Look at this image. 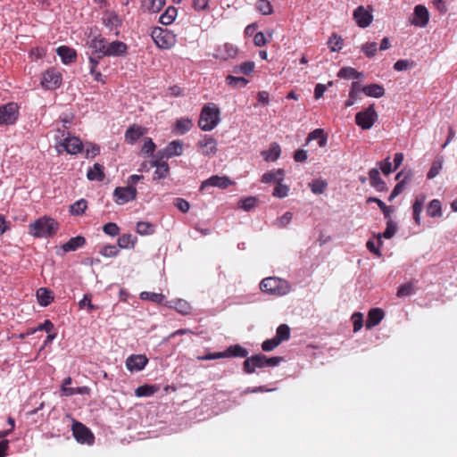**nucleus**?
Masks as SVG:
<instances>
[{
  "mask_svg": "<svg viewBox=\"0 0 457 457\" xmlns=\"http://www.w3.org/2000/svg\"><path fill=\"white\" fill-rule=\"evenodd\" d=\"M87 177L89 180L103 181L104 179V166L95 163L88 169Z\"/></svg>",
  "mask_w": 457,
  "mask_h": 457,
  "instance_id": "nucleus-33",
  "label": "nucleus"
},
{
  "mask_svg": "<svg viewBox=\"0 0 457 457\" xmlns=\"http://www.w3.org/2000/svg\"><path fill=\"white\" fill-rule=\"evenodd\" d=\"M264 361L265 355L261 353L246 358L244 361V370L250 374L254 372L256 368L266 367Z\"/></svg>",
  "mask_w": 457,
  "mask_h": 457,
  "instance_id": "nucleus-17",
  "label": "nucleus"
},
{
  "mask_svg": "<svg viewBox=\"0 0 457 457\" xmlns=\"http://www.w3.org/2000/svg\"><path fill=\"white\" fill-rule=\"evenodd\" d=\"M368 202H373L378 204L379 209L382 211L385 218L389 219L391 217V207L387 206L383 201L376 197H370Z\"/></svg>",
  "mask_w": 457,
  "mask_h": 457,
  "instance_id": "nucleus-52",
  "label": "nucleus"
},
{
  "mask_svg": "<svg viewBox=\"0 0 457 457\" xmlns=\"http://www.w3.org/2000/svg\"><path fill=\"white\" fill-rule=\"evenodd\" d=\"M312 140H318V144L320 147H323L327 143V138L324 136L323 130L320 129H316L308 135L307 143Z\"/></svg>",
  "mask_w": 457,
  "mask_h": 457,
  "instance_id": "nucleus-45",
  "label": "nucleus"
},
{
  "mask_svg": "<svg viewBox=\"0 0 457 457\" xmlns=\"http://www.w3.org/2000/svg\"><path fill=\"white\" fill-rule=\"evenodd\" d=\"M103 231L111 237H115L120 233V228L116 223L109 222L103 227Z\"/></svg>",
  "mask_w": 457,
  "mask_h": 457,
  "instance_id": "nucleus-63",
  "label": "nucleus"
},
{
  "mask_svg": "<svg viewBox=\"0 0 457 457\" xmlns=\"http://www.w3.org/2000/svg\"><path fill=\"white\" fill-rule=\"evenodd\" d=\"M237 47H236L232 44L225 43L216 47L215 53L213 54V57L215 59L227 61L228 59L235 58L237 55Z\"/></svg>",
  "mask_w": 457,
  "mask_h": 457,
  "instance_id": "nucleus-12",
  "label": "nucleus"
},
{
  "mask_svg": "<svg viewBox=\"0 0 457 457\" xmlns=\"http://www.w3.org/2000/svg\"><path fill=\"white\" fill-rule=\"evenodd\" d=\"M228 85L235 87H244L247 85L248 80L244 77H235L233 75H228L226 78Z\"/></svg>",
  "mask_w": 457,
  "mask_h": 457,
  "instance_id": "nucleus-50",
  "label": "nucleus"
},
{
  "mask_svg": "<svg viewBox=\"0 0 457 457\" xmlns=\"http://www.w3.org/2000/svg\"><path fill=\"white\" fill-rule=\"evenodd\" d=\"M183 152V143L179 140H174L168 144L164 149L163 157L170 158L173 156H179Z\"/></svg>",
  "mask_w": 457,
  "mask_h": 457,
  "instance_id": "nucleus-24",
  "label": "nucleus"
},
{
  "mask_svg": "<svg viewBox=\"0 0 457 457\" xmlns=\"http://www.w3.org/2000/svg\"><path fill=\"white\" fill-rule=\"evenodd\" d=\"M86 244V239L82 236L71 237L68 242L62 245V248L64 253L74 252L82 247Z\"/></svg>",
  "mask_w": 457,
  "mask_h": 457,
  "instance_id": "nucleus-25",
  "label": "nucleus"
},
{
  "mask_svg": "<svg viewBox=\"0 0 457 457\" xmlns=\"http://www.w3.org/2000/svg\"><path fill=\"white\" fill-rule=\"evenodd\" d=\"M328 45L332 52H337V51H339L340 49H342L343 40H342L341 37H337L336 35H334L333 37H331L329 38Z\"/></svg>",
  "mask_w": 457,
  "mask_h": 457,
  "instance_id": "nucleus-58",
  "label": "nucleus"
},
{
  "mask_svg": "<svg viewBox=\"0 0 457 457\" xmlns=\"http://www.w3.org/2000/svg\"><path fill=\"white\" fill-rule=\"evenodd\" d=\"M369 178L371 187L378 191H385L386 189V183L381 179L378 169H371L369 172Z\"/></svg>",
  "mask_w": 457,
  "mask_h": 457,
  "instance_id": "nucleus-26",
  "label": "nucleus"
},
{
  "mask_svg": "<svg viewBox=\"0 0 457 457\" xmlns=\"http://www.w3.org/2000/svg\"><path fill=\"white\" fill-rule=\"evenodd\" d=\"M143 136V130L139 126H131L125 132V141L134 145Z\"/></svg>",
  "mask_w": 457,
  "mask_h": 457,
  "instance_id": "nucleus-29",
  "label": "nucleus"
},
{
  "mask_svg": "<svg viewBox=\"0 0 457 457\" xmlns=\"http://www.w3.org/2000/svg\"><path fill=\"white\" fill-rule=\"evenodd\" d=\"M62 74L54 69H48L42 76L41 86L47 90L59 87L62 84Z\"/></svg>",
  "mask_w": 457,
  "mask_h": 457,
  "instance_id": "nucleus-9",
  "label": "nucleus"
},
{
  "mask_svg": "<svg viewBox=\"0 0 457 457\" xmlns=\"http://www.w3.org/2000/svg\"><path fill=\"white\" fill-rule=\"evenodd\" d=\"M427 213L429 217H441L442 208L441 202L437 199H433L427 207Z\"/></svg>",
  "mask_w": 457,
  "mask_h": 457,
  "instance_id": "nucleus-42",
  "label": "nucleus"
},
{
  "mask_svg": "<svg viewBox=\"0 0 457 457\" xmlns=\"http://www.w3.org/2000/svg\"><path fill=\"white\" fill-rule=\"evenodd\" d=\"M279 340V344L287 341L290 337V328L287 324H281L277 328L276 335L274 337Z\"/></svg>",
  "mask_w": 457,
  "mask_h": 457,
  "instance_id": "nucleus-47",
  "label": "nucleus"
},
{
  "mask_svg": "<svg viewBox=\"0 0 457 457\" xmlns=\"http://www.w3.org/2000/svg\"><path fill=\"white\" fill-rule=\"evenodd\" d=\"M90 389L87 386H78V387H69V386H61V395L62 396H71L74 395H87L89 394Z\"/></svg>",
  "mask_w": 457,
  "mask_h": 457,
  "instance_id": "nucleus-37",
  "label": "nucleus"
},
{
  "mask_svg": "<svg viewBox=\"0 0 457 457\" xmlns=\"http://www.w3.org/2000/svg\"><path fill=\"white\" fill-rule=\"evenodd\" d=\"M292 219L293 213L290 212H286L282 216L274 221L273 225L277 228H283L291 222Z\"/></svg>",
  "mask_w": 457,
  "mask_h": 457,
  "instance_id": "nucleus-51",
  "label": "nucleus"
},
{
  "mask_svg": "<svg viewBox=\"0 0 457 457\" xmlns=\"http://www.w3.org/2000/svg\"><path fill=\"white\" fill-rule=\"evenodd\" d=\"M100 253L104 257H115L119 253V249L116 245H107L101 249Z\"/></svg>",
  "mask_w": 457,
  "mask_h": 457,
  "instance_id": "nucleus-61",
  "label": "nucleus"
},
{
  "mask_svg": "<svg viewBox=\"0 0 457 457\" xmlns=\"http://www.w3.org/2000/svg\"><path fill=\"white\" fill-rule=\"evenodd\" d=\"M281 154L280 146L278 143H272L270 145L269 150L262 151V155L267 162H275L278 159Z\"/></svg>",
  "mask_w": 457,
  "mask_h": 457,
  "instance_id": "nucleus-31",
  "label": "nucleus"
},
{
  "mask_svg": "<svg viewBox=\"0 0 457 457\" xmlns=\"http://www.w3.org/2000/svg\"><path fill=\"white\" fill-rule=\"evenodd\" d=\"M87 207V201L84 199H79L70 206V212L71 214L79 216L85 212Z\"/></svg>",
  "mask_w": 457,
  "mask_h": 457,
  "instance_id": "nucleus-49",
  "label": "nucleus"
},
{
  "mask_svg": "<svg viewBox=\"0 0 457 457\" xmlns=\"http://www.w3.org/2000/svg\"><path fill=\"white\" fill-rule=\"evenodd\" d=\"M104 25L110 30H113L120 26L121 22L118 15L114 12L107 13L103 17Z\"/></svg>",
  "mask_w": 457,
  "mask_h": 457,
  "instance_id": "nucleus-38",
  "label": "nucleus"
},
{
  "mask_svg": "<svg viewBox=\"0 0 457 457\" xmlns=\"http://www.w3.org/2000/svg\"><path fill=\"white\" fill-rule=\"evenodd\" d=\"M162 155H160V152L153 155V159L149 161L150 167H155L154 174V179H165L170 171L169 165L166 162L162 161Z\"/></svg>",
  "mask_w": 457,
  "mask_h": 457,
  "instance_id": "nucleus-11",
  "label": "nucleus"
},
{
  "mask_svg": "<svg viewBox=\"0 0 457 457\" xmlns=\"http://www.w3.org/2000/svg\"><path fill=\"white\" fill-rule=\"evenodd\" d=\"M279 345H280L279 340L278 339L277 340L275 337H272V338L267 339L262 342V349L264 352H270V351L274 350Z\"/></svg>",
  "mask_w": 457,
  "mask_h": 457,
  "instance_id": "nucleus-64",
  "label": "nucleus"
},
{
  "mask_svg": "<svg viewBox=\"0 0 457 457\" xmlns=\"http://www.w3.org/2000/svg\"><path fill=\"white\" fill-rule=\"evenodd\" d=\"M107 40L101 37H93L88 46L93 50V54H99V57H104V53L105 52Z\"/></svg>",
  "mask_w": 457,
  "mask_h": 457,
  "instance_id": "nucleus-22",
  "label": "nucleus"
},
{
  "mask_svg": "<svg viewBox=\"0 0 457 457\" xmlns=\"http://www.w3.org/2000/svg\"><path fill=\"white\" fill-rule=\"evenodd\" d=\"M19 116V107L15 103H8L0 106V125L14 124Z\"/></svg>",
  "mask_w": 457,
  "mask_h": 457,
  "instance_id": "nucleus-7",
  "label": "nucleus"
},
{
  "mask_svg": "<svg viewBox=\"0 0 457 457\" xmlns=\"http://www.w3.org/2000/svg\"><path fill=\"white\" fill-rule=\"evenodd\" d=\"M327 182L321 179H313L312 182L309 183V187L311 191L315 195L322 194L324 190L327 188Z\"/></svg>",
  "mask_w": 457,
  "mask_h": 457,
  "instance_id": "nucleus-46",
  "label": "nucleus"
},
{
  "mask_svg": "<svg viewBox=\"0 0 457 457\" xmlns=\"http://www.w3.org/2000/svg\"><path fill=\"white\" fill-rule=\"evenodd\" d=\"M151 37L156 46L161 49H169L175 43L174 35L168 29H163L160 27H155L153 29Z\"/></svg>",
  "mask_w": 457,
  "mask_h": 457,
  "instance_id": "nucleus-5",
  "label": "nucleus"
},
{
  "mask_svg": "<svg viewBox=\"0 0 457 457\" xmlns=\"http://www.w3.org/2000/svg\"><path fill=\"white\" fill-rule=\"evenodd\" d=\"M148 363V359L144 354H132L126 360V367L131 372L141 371Z\"/></svg>",
  "mask_w": 457,
  "mask_h": 457,
  "instance_id": "nucleus-14",
  "label": "nucleus"
},
{
  "mask_svg": "<svg viewBox=\"0 0 457 457\" xmlns=\"http://www.w3.org/2000/svg\"><path fill=\"white\" fill-rule=\"evenodd\" d=\"M260 289L270 295L283 296L290 293L292 287L286 279L278 277H268L261 281Z\"/></svg>",
  "mask_w": 457,
  "mask_h": 457,
  "instance_id": "nucleus-1",
  "label": "nucleus"
},
{
  "mask_svg": "<svg viewBox=\"0 0 457 457\" xmlns=\"http://www.w3.org/2000/svg\"><path fill=\"white\" fill-rule=\"evenodd\" d=\"M351 320L353 322V332H358L363 326V314L361 312H354L352 317Z\"/></svg>",
  "mask_w": 457,
  "mask_h": 457,
  "instance_id": "nucleus-55",
  "label": "nucleus"
},
{
  "mask_svg": "<svg viewBox=\"0 0 457 457\" xmlns=\"http://www.w3.org/2000/svg\"><path fill=\"white\" fill-rule=\"evenodd\" d=\"M372 9L368 6V8L364 7L363 5L358 6L353 13V18L356 24L360 28H367L369 27L372 21H373V15L371 13Z\"/></svg>",
  "mask_w": 457,
  "mask_h": 457,
  "instance_id": "nucleus-10",
  "label": "nucleus"
},
{
  "mask_svg": "<svg viewBox=\"0 0 457 457\" xmlns=\"http://www.w3.org/2000/svg\"><path fill=\"white\" fill-rule=\"evenodd\" d=\"M289 191V187L287 185L280 183H278L273 190V196L278 198H284L287 196Z\"/></svg>",
  "mask_w": 457,
  "mask_h": 457,
  "instance_id": "nucleus-56",
  "label": "nucleus"
},
{
  "mask_svg": "<svg viewBox=\"0 0 457 457\" xmlns=\"http://www.w3.org/2000/svg\"><path fill=\"white\" fill-rule=\"evenodd\" d=\"M429 21V12L428 9L421 4H418L414 8L413 17L410 19L411 24L423 28L427 26Z\"/></svg>",
  "mask_w": 457,
  "mask_h": 457,
  "instance_id": "nucleus-13",
  "label": "nucleus"
},
{
  "mask_svg": "<svg viewBox=\"0 0 457 457\" xmlns=\"http://www.w3.org/2000/svg\"><path fill=\"white\" fill-rule=\"evenodd\" d=\"M177 14H178L177 9L175 7H173V6H170L160 16L159 21L162 25H170V24H171L175 21V19L177 17Z\"/></svg>",
  "mask_w": 457,
  "mask_h": 457,
  "instance_id": "nucleus-39",
  "label": "nucleus"
},
{
  "mask_svg": "<svg viewBox=\"0 0 457 457\" xmlns=\"http://www.w3.org/2000/svg\"><path fill=\"white\" fill-rule=\"evenodd\" d=\"M231 184L230 179L226 176L214 175L202 182L200 189L205 190L209 187H215L219 188H227Z\"/></svg>",
  "mask_w": 457,
  "mask_h": 457,
  "instance_id": "nucleus-15",
  "label": "nucleus"
},
{
  "mask_svg": "<svg viewBox=\"0 0 457 457\" xmlns=\"http://www.w3.org/2000/svg\"><path fill=\"white\" fill-rule=\"evenodd\" d=\"M413 293H414V290H413L412 284L411 283H406V284L402 285L398 288L396 295L398 297H405V296L411 295Z\"/></svg>",
  "mask_w": 457,
  "mask_h": 457,
  "instance_id": "nucleus-59",
  "label": "nucleus"
},
{
  "mask_svg": "<svg viewBox=\"0 0 457 457\" xmlns=\"http://www.w3.org/2000/svg\"><path fill=\"white\" fill-rule=\"evenodd\" d=\"M156 391L157 387L155 386L143 385L135 390V395L137 397H147L153 395Z\"/></svg>",
  "mask_w": 457,
  "mask_h": 457,
  "instance_id": "nucleus-48",
  "label": "nucleus"
},
{
  "mask_svg": "<svg viewBox=\"0 0 457 457\" xmlns=\"http://www.w3.org/2000/svg\"><path fill=\"white\" fill-rule=\"evenodd\" d=\"M72 435L79 444L91 445L94 444L95 436L91 430L79 421H73L71 426Z\"/></svg>",
  "mask_w": 457,
  "mask_h": 457,
  "instance_id": "nucleus-6",
  "label": "nucleus"
},
{
  "mask_svg": "<svg viewBox=\"0 0 457 457\" xmlns=\"http://www.w3.org/2000/svg\"><path fill=\"white\" fill-rule=\"evenodd\" d=\"M139 297L143 301H151L162 305H164L165 303V296L159 293L143 291L140 293Z\"/></svg>",
  "mask_w": 457,
  "mask_h": 457,
  "instance_id": "nucleus-36",
  "label": "nucleus"
},
{
  "mask_svg": "<svg viewBox=\"0 0 457 457\" xmlns=\"http://www.w3.org/2000/svg\"><path fill=\"white\" fill-rule=\"evenodd\" d=\"M255 6L256 9L263 15H268L272 12V6L268 0H258Z\"/></svg>",
  "mask_w": 457,
  "mask_h": 457,
  "instance_id": "nucleus-53",
  "label": "nucleus"
},
{
  "mask_svg": "<svg viewBox=\"0 0 457 457\" xmlns=\"http://www.w3.org/2000/svg\"><path fill=\"white\" fill-rule=\"evenodd\" d=\"M227 358L228 357H241L245 358L248 355V351L242 347L240 345H230L225 350Z\"/></svg>",
  "mask_w": 457,
  "mask_h": 457,
  "instance_id": "nucleus-40",
  "label": "nucleus"
},
{
  "mask_svg": "<svg viewBox=\"0 0 457 457\" xmlns=\"http://www.w3.org/2000/svg\"><path fill=\"white\" fill-rule=\"evenodd\" d=\"M414 65H415L414 62L403 59V60H398L397 62H395L394 69L398 71H406L410 68L414 67Z\"/></svg>",
  "mask_w": 457,
  "mask_h": 457,
  "instance_id": "nucleus-60",
  "label": "nucleus"
},
{
  "mask_svg": "<svg viewBox=\"0 0 457 457\" xmlns=\"http://www.w3.org/2000/svg\"><path fill=\"white\" fill-rule=\"evenodd\" d=\"M155 231V226L147 221H138L137 223V232L141 236L152 235Z\"/></svg>",
  "mask_w": 457,
  "mask_h": 457,
  "instance_id": "nucleus-43",
  "label": "nucleus"
},
{
  "mask_svg": "<svg viewBox=\"0 0 457 457\" xmlns=\"http://www.w3.org/2000/svg\"><path fill=\"white\" fill-rule=\"evenodd\" d=\"M198 145L202 149V154L205 156L214 154L217 152V141L211 136L205 135L204 137L199 141Z\"/></svg>",
  "mask_w": 457,
  "mask_h": 457,
  "instance_id": "nucleus-19",
  "label": "nucleus"
},
{
  "mask_svg": "<svg viewBox=\"0 0 457 457\" xmlns=\"http://www.w3.org/2000/svg\"><path fill=\"white\" fill-rule=\"evenodd\" d=\"M385 317V312L380 308H372L369 311L366 320V328L371 329L378 326Z\"/></svg>",
  "mask_w": 457,
  "mask_h": 457,
  "instance_id": "nucleus-18",
  "label": "nucleus"
},
{
  "mask_svg": "<svg viewBox=\"0 0 457 457\" xmlns=\"http://www.w3.org/2000/svg\"><path fill=\"white\" fill-rule=\"evenodd\" d=\"M220 109L215 104H205L201 112L198 125L204 131L212 130L220 122Z\"/></svg>",
  "mask_w": 457,
  "mask_h": 457,
  "instance_id": "nucleus-2",
  "label": "nucleus"
},
{
  "mask_svg": "<svg viewBox=\"0 0 457 457\" xmlns=\"http://www.w3.org/2000/svg\"><path fill=\"white\" fill-rule=\"evenodd\" d=\"M284 170L278 169L276 170L265 172L262 177V181L263 183L276 182L278 184L284 179Z\"/></svg>",
  "mask_w": 457,
  "mask_h": 457,
  "instance_id": "nucleus-30",
  "label": "nucleus"
},
{
  "mask_svg": "<svg viewBox=\"0 0 457 457\" xmlns=\"http://www.w3.org/2000/svg\"><path fill=\"white\" fill-rule=\"evenodd\" d=\"M136 243V237L130 234H123L118 239V245L122 249L133 248Z\"/></svg>",
  "mask_w": 457,
  "mask_h": 457,
  "instance_id": "nucleus-44",
  "label": "nucleus"
},
{
  "mask_svg": "<svg viewBox=\"0 0 457 457\" xmlns=\"http://www.w3.org/2000/svg\"><path fill=\"white\" fill-rule=\"evenodd\" d=\"M37 299L41 306H48L54 300L51 290L40 287L37 291Z\"/></svg>",
  "mask_w": 457,
  "mask_h": 457,
  "instance_id": "nucleus-32",
  "label": "nucleus"
},
{
  "mask_svg": "<svg viewBox=\"0 0 457 457\" xmlns=\"http://www.w3.org/2000/svg\"><path fill=\"white\" fill-rule=\"evenodd\" d=\"M29 228L35 237H48L55 234L58 224L54 219L43 217L29 224Z\"/></svg>",
  "mask_w": 457,
  "mask_h": 457,
  "instance_id": "nucleus-3",
  "label": "nucleus"
},
{
  "mask_svg": "<svg viewBox=\"0 0 457 457\" xmlns=\"http://www.w3.org/2000/svg\"><path fill=\"white\" fill-rule=\"evenodd\" d=\"M128 46L121 41H112L110 44L106 42L104 56H122L127 54Z\"/></svg>",
  "mask_w": 457,
  "mask_h": 457,
  "instance_id": "nucleus-16",
  "label": "nucleus"
},
{
  "mask_svg": "<svg viewBox=\"0 0 457 457\" xmlns=\"http://www.w3.org/2000/svg\"><path fill=\"white\" fill-rule=\"evenodd\" d=\"M165 306L175 309L178 312L187 315L191 312V305L188 302L184 299H175L170 302H165Z\"/></svg>",
  "mask_w": 457,
  "mask_h": 457,
  "instance_id": "nucleus-21",
  "label": "nucleus"
},
{
  "mask_svg": "<svg viewBox=\"0 0 457 457\" xmlns=\"http://www.w3.org/2000/svg\"><path fill=\"white\" fill-rule=\"evenodd\" d=\"M193 122L188 118H181L176 121L175 132L179 135H184L191 129Z\"/></svg>",
  "mask_w": 457,
  "mask_h": 457,
  "instance_id": "nucleus-41",
  "label": "nucleus"
},
{
  "mask_svg": "<svg viewBox=\"0 0 457 457\" xmlns=\"http://www.w3.org/2000/svg\"><path fill=\"white\" fill-rule=\"evenodd\" d=\"M361 92H363L368 96L379 98L385 95V88L383 86L374 83L364 86L361 88Z\"/></svg>",
  "mask_w": 457,
  "mask_h": 457,
  "instance_id": "nucleus-28",
  "label": "nucleus"
},
{
  "mask_svg": "<svg viewBox=\"0 0 457 457\" xmlns=\"http://www.w3.org/2000/svg\"><path fill=\"white\" fill-rule=\"evenodd\" d=\"M426 201V195L424 194H420L415 197V200L412 204V217L417 225L420 224V214L423 210V205Z\"/></svg>",
  "mask_w": 457,
  "mask_h": 457,
  "instance_id": "nucleus-23",
  "label": "nucleus"
},
{
  "mask_svg": "<svg viewBox=\"0 0 457 457\" xmlns=\"http://www.w3.org/2000/svg\"><path fill=\"white\" fill-rule=\"evenodd\" d=\"M142 8L150 12H158L165 5V0H142Z\"/></svg>",
  "mask_w": 457,
  "mask_h": 457,
  "instance_id": "nucleus-34",
  "label": "nucleus"
},
{
  "mask_svg": "<svg viewBox=\"0 0 457 457\" xmlns=\"http://www.w3.org/2000/svg\"><path fill=\"white\" fill-rule=\"evenodd\" d=\"M442 166H443L442 159H437V160L434 161L432 162V165H431L428 172V175H427L428 179H434L435 177H436L439 174V172L442 169Z\"/></svg>",
  "mask_w": 457,
  "mask_h": 457,
  "instance_id": "nucleus-54",
  "label": "nucleus"
},
{
  "mask_svg": "<svg viewBox=\"0 0 457 457\" xmlns=\"http://www.w3.org/2000/svg\"><path fill=\"white\" fill-rule=\"evenodd\" d=\"M56 53L64 64L72 62L77 56L75 50L65 46H59L56 49Z\"/></svg>",
  "mask_w": 457,
  "mask_h": 457,
  "instance_id": "nucleus-27",
  "label": "nucleus"
},
{
  "mask_svg": "<svg viewBox=\"0 0 457 457\" xmlns=\"http://www.w3.org/2000/svg\"><path fill=\"white\" fill-rule=\"evenodd\" d=\"M397 228L396 224L389 218L386 222V228L383 233H378L377 235L378 243L379 245H382V237L390 239L392 238L395 234L396 233Z\"/></svg>",
  "mask_w": 457,
  "mask_h": 457,
  "instance_id": "nucleus-35",
  "label": "nucleus"
},
{
  "mask_svg": "<svg viewBox=\"0 0 457 457\" xmlns=\"http://www.w3.org/2000/svg\"><path fill=\"white\" fill-rule=\"evenodd\" d=\"M63 147L70 154H77L81 152L83 145L81 140L77 137H69L63 140Z\"/></svg>",
  "mask_w": 457,
  "mask_h": 457,
  "instance_id": "nucleus-20",
  "label": "nucleus"
},
{
  "mask_svg": "<svg viewBox=\"0 0 457 457\" xmlns=\"http://www.w3.org/2000/svg\"><path fill=\"white\" fill-rule=\"evenodd\" d=\"M256 204H257V199L255 197L250 196V197L243 199L240 202V207L243 210L249 212L256 206Z\"/></svg>",
  "mask_w": 457,
  "mask_h": 457,
  "instance_id": "nucleus-62",
  "label": "nucleus"
},
{
  "mask_svg": "<svg viewBox=\"0 0 457 457\" xmlns=\"http://www.w3.org/2000/svg\"><path fill=\"white\" fill-rule=\"evenodd\" d=\"M378 119V114L375 110V104H370L367 108L358 112L355 114V123L363 130L372 128Z\"/></svg>",
  "mask_w": 457,
  "mask_h": 457,
  "instance_id": "nucleus-4",
  "label": "nucleus"
},
{
  "mask_svg": "<svg viewBox=\"0 0 457 457\" xmlns=\"http://www.w3.org/2000/svg\"><path fill=\"white\" fill-rule=\"evenodd\" d=\"M114 202L118 204H125L133 201L137 197V189L135 187H118L113 192Z\"/></svg>",
  "mask_w": 457,
  "mask_h": 457,
  "instance_id": "nucleus-8",
  "label": "nucleus"
},
{
  "mask_svg": "<svg viewBox=\"0 0 457 457\" xmlns=\"http://www.w3.org/2000/svg\"><path fill=\"white\" fill-rule=\"evenodd\" d=\"M255 64L253 62H245L241 65L235 67V72H242L245 75L252 73L254 70Z\"/></svg>",
  "mask_w": 457,
  "mask_h": 457,
  "instance_id": "nucleus-57",
  "label": "nucleus"
}]
</instances>
